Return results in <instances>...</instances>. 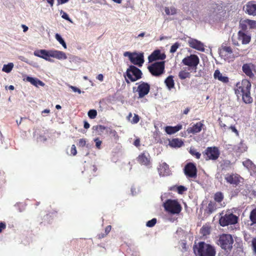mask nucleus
I'll list each match as a JSON object with an SVG mask.
<instances>
[{
	"instance_id": "f257e3e1",
	"label": "nucleus",
	"mask_w": 256,
	"mask_h": 256,
	"mask_svg": "<svg viewBox=\"0 0 256 256\" xmlns=\"http://www.w3.org/2000/svg\"><path fill=\"white\" fill-rule=\"evenodd\" d=\"M251 83L247 79H244L236 83L234 88L235 94L238 97L242 96L245 104H251L253 99L250 96Z\"/></svg>"
},
{
	"instance_id": "f03ea898",
	"label": "nucleus",
	"mask_w": 256,
	"mask_h": 256,
	"mask_svg": "<svg viewBox=\"0 0 256 256\" xmlns=\"http://www.w3.org/2000/svg\"><path fill=\"white\" fill-rule=\"evenodd\" d=\"M193 250L196 256H216V254L214 246L204 242L195 243Z\"/></svg>"
},
{
	"instance_id": "7ed1b4c3",
	"label": "nucleus",
	"mask_w": 256,
	"mask_h": 256,
	"mask_svg": "<svg viewBox=\"0 0 256 256\" xmlns=\"http://www.w3.org/2000/svg\"><path fill=\"white\" fill-rule=\"evenodd\" d=\"M34 54L36 56L41 58L50 62L52 61L50 58V57L58 60H65L67 58L64 52L56 50H35Z\"/></svg>"
},
{
	"instance_id": "20e7f679",
	"label": "nucleus",
	"mask_w": 256,
	"mask_h": 256,
	"mask_svg": "<svg viewBox=\"0 0 256 256\" xmlns=\"http://www.w3.org/2000/svg\"><path fill=\"white\" fill-rule=\"evenodd\" d=\"M234 240L230 234H223L220 236L218 244L226 252H230L232 248Z\"/></svg>"
},
{
	"instance_id": "39448f33",
	"label": "nucleus",
	"mask_w": 256,
	"mask_h": 256,
	"mask_svg": "<svg viewBox=\"0 0 256 256\" xmlns=\"http://www.w3.org/2000/svg\"><path fill=\"white\" fill-rule=\"evenodd\" d=\"M142 74L140 70L134 66H130L126 72V81L128 84L130 83L129 80L132 82H136L142 78Z\"/></svg>"
},
{
	"instance_id": "423d86ee",
	"label": "nucleus",
	"mask_w": 256,
	"mask_h": 256,
	"mask_svg": "<svg viewBox=\"0 0 256 256\" xmlns=\"http://www.w3.org/2000/svg\"><path fill=\"white\" fill-rule=\"evenodd\" d=\"M136 85L138 86L136 87L132 88V92L138 94V98H144L150 92V86L148 83L140 81L136 83Z\"/></svg>"
},
{
	"instance_id": "0eeeda50",
	"label": "nucleus",
	"mask_w": 256,
	"mask_h": 256,
	"mask_svg": "<svg viewBox=\"0 0 256 256\" xmlns=\"http://www.w3.org/2000/svg\"><path fill=\"white\" fill-rule=\"evenodd\" d=\"M165 210L172 214H178L182 210V206L177 200H167L164 204Z\"/></svg>"
},
{
	"instance_id": "6e6552de",
	"label": "nucleus",
	"mask_w": 256,
	"mask_h": 256,
	"mask_svg": "<svg viewBox=\"0 0 256 256\" xmlns=\"http://www.w3.org/2000/svg\"><path fill=\"white\" fill-rule=\"evenodd\" d=\"M165 64L164 61L156 62L148 66L150 73L154 76H160L164 72Z\"/></svg>"
},
{
	"instance_id": "1a4fd4ad",
	"label": "nucleus",
	"mask_w": 256,
	"mask_h": 256,
	"mask_svg": "<svg viewBox=\"0 0 256 256\" xmlns=\"http://www.w3.org/2000/svg\"><path fill=\"white\" fill-rule=\"evenodd\" d=\"M238 218L232 213H226L222 216L219 220V223L222 226L235 224L238 222Z\"/></svg>"
},
{
	"instance_id": "9d476101",
	"label": "nucleus",
	"mask_w": 256,
	"mask_h": 256,
	"mask_svg": "<svg viewBox=\"0 0 256 256\" xmlns=\"http://www.w3.org/2000/svg\"><path fill=\"white\" fill-rule=\"evenodd\" d=\"M182 64L188 66V70L194 69V72H196L197 66L200 63V59L197 55L190 54L187 56L182 59Z\"/></svg>"
},
{
	"instance_id": "9b49d317",
	"label": "nucleus",
	"mask_w": 256,
	"mask_h": 256,
	"mask_svg": "<svg viewBox=\"0 0 256 256\" xmlns=\"http://www.w3.org/2000/svg\"><path fill=\"white\" fill-rule=\"evenodd\" d=\"M202 154L206 160H217L220 154V150L216 146L208 147Z\"/></svg>"
},
{
	"instance_id": "f8f14e48",
	"label": "nucleus",
	"mask_w": 256,
	"mask_h": 256,
	"mask_svg": "<svg viewBox=\"0 0 256 256\" xmlns=\"http://www.w3.org/2000/svg\"><path fill=\"white\" fill-rule=\"evenodd\" d=\"M184 173L188 178L195 179L197 177V168L196 165L192 162L188 163L184 166Z\"/></svg>"
},
{
	"instance_id": "ddd939ff",
	"label": "nucleus",
	"mask_w": 256,
	"mask_h": 256,
	"mask_svg": "<svg viewBox=\"0 0 256 256\" xmlns=\"http://www.w3.org/2000/svg\"><path fill=\"white\" fill-rule=\"evenodd\" d=\"M220 54L225 60H230L234 58L232 48L229 46H222L220 50Z\"/></svg>"
},
{
	"instance_id": "4468645a",
	"label": "nucleus",
	"mask_w": 256,
	"mask_h": 256,
	"mask_svg": "<svg viewBox=\"0 0 256 256\" xmlns=\"http://www.w3.org/2000/svg\"><path fill=\"white\" fill-rule=\"evenodd\" d=\"M137 162L141 165L150 167L151 164L150 156L148 153L143 152L136 158Z\"/></svg>"
},
{
	"instance_id": "2eb2a0df",
	"label": "nucleus",
	"mask_w": 256,
	"mask_h": 256,
	"mask_svg": "<svg viewBox=\"0 0 256 256\" xmlns=\"http://www.w3.org/2000/svg\"><path fill=\"white\" fill-rule=\"evenodd\" d=\"M166 58V56L164 53H162L160 50H156L148 56V59L149 62H152L156 60H164Z\"/></svg>"
},
{
	"instance_id": "dca6fc26",
	"label": "nucleus",
	"mask_w": 256,
	"mask_h": 256,
	"mask_svg": "<svg viewBox=\"0 0 256 256\" xmlns=\"http://www.w3.org/2000/svg\"><path fill=\"white\" fill-rule=\"evenodd\" d=\"M130 61L134 64L137 65L140 67L142 66L144 62V54L142 53L134 52L133 56Z\"/></svg>"
},
{
	"instance_id": "f3484780",
	"label": "nucleus",
	"mask_w": 256,
	"mask_h": 256,
	"mask_svg": "<svg viewBox=\"0 0 256 256\" xmlns=\"http://www.w3.org/2000/svg\"><path fill=\"white\" fill-rule=\"evenodd\" d=\"M245 12L249 15L256 16V2L250 1L244 7Z\"/></svg>"
},
{
	"instance_id": "a211bd4d",
	"label": "nucleus",
	"mask_w": 256,
	"mask_h": 256,
	"mask_svg": "<svg viewBox=\"0 0 256 256\" xmlns=\"http://www.w3.org/2000/svg\"><path fill=\"white\" fill-rule=\"evenodd\" d=\"M224 179L226 182L233 186H237L240 182V177L238 175L228 174H226Z\"/></svg>"
},
{
	"instance_id": "6ab92c4d",
	"label": "nucleus",
	"mask_w": 256,
	"mask_h": 256,
	"mask_svg": "<svg viewBox=\"0 0 256 256\" xmlns=\"http://www.w3.org/2000/svg\"><path fill=\"white\" fill-rule=\"evenodd\" d=\"M188 44L189 46L192 48L202 52H204V50L203 44L196 40L190 39L188 40Z\"/></svg>"
},
{
	"instance_id": "aec40b11",
	"label": "nucleus",
	"mask_w": 256,
	"mask_h": 256,
	"mask_svg": "<svg viewBox=\"0 0 256 256\" xmlns=\"http://www.w3.org/2000/svg\"><path fill=\"white\" fill-rule=\"evenodd\" d=\"M204 126V124L202 122H196L194 126L188 128L187 132L188 134H196L200 132Z\"/></svg>"
},
{
	"instance_id": "412c9836",
	"label": "nucleus",
	"mask_w": 256,
	"mask_h": 256,
	"mask_svg": "<svg viewBox=\"0 0 256 256\" xmlns=\"http://www.w3.org/2000/svg\"><path fill=\"white\" fill-rule=\"evenodd\" d=\"M243 166L246 167L252 174V172H256V166L249 159H246L242 162Z\"/></svg>"
},
{
	"instance_id": "4be33fe9",
	"label": "nucleus",
	"mask_w": 256,
	"mask_h": 256,
	"mask_svg": "<svg viewBox=\"0 0 256 256\" xmlns=\"http://www.w3.org/2000/svg\"><path fill=\"white\" fill-rule=\"evenodd\" d=\"M254 66L252 64H245L242 66L243 72L250 78H252L254 74L252 72V68Z\"/></svg>"
},
{
	"instance_id": "5701e85b",
	"label": "nucleus",
	"mask_w": 256,
	"mask_h": 256,
	"mask_svg": "<svg viewBox=\"0 0 256 256\" xmlns=\"http://www.w3.org/2000/svg\"><path fill=\"white\" fill-rule=\"evenodd\" d=\"M238 39L242 40V44H248L250 42L251 37L250 35L246 34V32L240 30L238 32Z\"/></svg>"
},
{
	"instance_id": "b1692460",
	"label": "nucleus",
	"mask_w": 256,
	"mask_h": 256,
	"mask_svg": "<svg viewBox=\"0 0 256 256\" xmlns=\"http://www.w3.org/2000/svg\"><path fill=\"white\" fill-rule=\"evenodd\" d=\"M214 198L215 201L214 202H216V203L217 202L218 205L220 206L218 208L224 206V202L223 204H222V202L224 199V195L222 192H216L214 194Z\"/></svg>"
},
{
	"instance_id": "393cba45",
	"label": "nucleus",
	"mask_w": 256,
	"mask_h": 256,
	"mask_svg": "<svg viewBox=\"0 0 256 256\" xmlns=\"http://www.w3.org/2000/svg\"><path fill=\"white\" fill-rule=\"evenodd\" d=\"M214 77L215 79H218V80L224 84H227L229 82L228 78V76H223L222 74L220 73V71L218 70H216L214 71Z\"/></svg>"
},
{
	"instance_id": "a878e982",
	"label": "nucleus",
	"mask_w": 256,
	"mask_h": 256,
	"mask_svg": "<svg viewBox=\"0 0 256 256\" xmlns=\"http://www.w3.org/2000/svg\"><path fill=\"white\" fill-rule=\"evenodd\" d=\"M159 174L161 176H167L169 173V166L166 163L163 162L160 165L158 168Z\"/></svg>"
},
{
	"instance_id": "bb28decb",
	"label": "nucleus",
	"mask_w": 256,
	"mask_h": 256,
	"mask_svg": "<svg viewBox=\"0 0 256 256\" xmlns=\"http://www.w3.org/2000/svg\"><path fill=\"white\" fill-rule=\"evenodd\" d=\"M26 80L27 82H30L32 84L34 85L36 87H38V86H44L45 84L42 81L40 80L37 78H32L29 76H28L26 78Z\"/></svg>"
},
{
	"instance_id": "cd10ccee",
	"label": "nucleus",
	"mask_w": 256,
	"mask_h": 256,
	"mask_svg": "<svg viewBox=\"0 0 256 256\" xmlns=\"http://www.w3.org/2000/svg\"><path fill=\"white\" fill-rule=\"evenodd\" d=\"M182 128V125L179 124L175 126H166L165 128V131L168 134H174L178 132V131L180 130Z\"/></svg>"
},
{
	"instance_id": "c85d7f7f",
	"label": "nucleus",
	"mask_w": 256,
	"mask_h": 256,
	"mask_svg": "<svg viewBox=\"0 0 256 256\" xmlns=\"http://www.w3.org/2000/svg\"><path fill=\"white\" fill-rule=\"evenodd\" d=\"M218 208V206H217V204L216 202L210 201L208 204L206 212L208 214H210L215 212Z\"/></svg>"
},
{
	"instance_id": "c756f323",
	"label": "nucleus",
	"mask_w": 256,
	"mask_h": 256,
	"mask_svg": "<svg viewBox=\"0 0 256 256\" xmlns=\"http://www.w3.org/2000/svg\"><path fill=\"white\" fill-rule=\"evenodd\" d=\"M93 133L95 135H102L104 131H106V128L102 125H97L92 127Z\"/></svg>"
},
{
	"instance_id": "7c9ffc66",
	"label": "nucleus",
	"mask_w": 256,
	"mask_h": 256,
	"mask_svg": "<svg viewBox=\"0 0 256 256\" xmlns=\"http://www.w3.org/2000/svg\"><path fill=\"white\" fill-rule=\"evenodd\" d=\"M164 84L169 90H171L174 87V76H169L164 80Z\"/></svg>"
},
{
	"instance_id": "2f4dec72",
	"label": "nucleus",
	"mask_w": 256,
	"mask_h": 256,
	"mask_svg": "<svg viewBox=\"0 0 256 256\" xmlns=\"http://www.w3.org/2000/svg\"><path fill=\"white\" fill-rule=\"evenodd\" d=\"M178 78L181 80L186 78H190L191 77V74L186 69L180 70L178 74Z\"/></svg>"
},
{
	"instance_id": "473e14b6",
	"label": "nucleus",
	"mask_w": 256,
	"mask_h": 256,
	"mask_svg": "<svg viewBox=\"0 0 256 256\" xmlns=\"http://www.w3.org/2000/svg\"><path fill=\"white\" fill-rule=\"evenodd\" d=\"M184 144L183 142L178 138H174L170 142V145L172 147H180Z\"/></svg>"
},
{
	"instance_id": "72a5a7b5",
	"label": "nucleus",
	"mask_w": 256,
	"mask_h": 256,
	"mask_svg": "<svg viewBox=\"0 0 256 256\" xmlns=\"http://www.w3.org/2000/svg\"><path fill=\"white\" fill-rule=\"evenodd\" d=\"M164 11L167 15H174L176 13V9L174 7H166Z\"/></svg>"
},
{
	"instance_id": "f704fd0d",
	"label": "nucleus",
	"mask_w": 256,
	"mask_h": 256,
	"mask_svg": "<svg viewBox=\"0 0 256 256\" xmlns=\"http://www.w3.org/2000/svg\"><path fill=\"white\" fill-rule=\"evenodd\" d=\"M13 67L14 64L12 63H8V64H4V66L2 70L8 73L11 72Z\"/></svg>"
},
{
	"instance_id": "c9c22d12",
	"label": "nucleus",
	"mask_w": 256,
	"mask_h": 256,
	"mask_svg": "<svg viewBox=\"0 0 256 256\" xmlns=\"http://www.w3.org/2000/svg\"><path fill=\"white\" fill-rule=\"evenodd\" d=\"M250 218L252 224H256V208L253 209L250 215Z\"/></svg>"
},
{
	"instance_id": "e433bc0d",
	"label": "nucleus",
	"mask_w": 256,
	"mask_h": 256,
	"mask_svg": "<svg viewBox=\"0 0 256 256\" xmlns=\"http://www.w3.org/2000/svg\"><path fill=\"white\" fill-rule=\"evenodd\" d=\"M200 232L203 236H206L210 234V228L208 226H204L200 229Z\"/></svg>"
},
{
	"instance_id": "4c0bfd02",
	"label": "nucleus",
	"mask_w": 256,
	"mask_h": 256,
	"mask_svg": "<svg viewBox=\"0 0 256 256\" xmlns=\"http://www.w3.org/2000/svg\"><path fill=\"white\" fill-rule=\"evenodd\" d=\"M56 40L64 48H66V43L58 34H56L55 36Z\"/></svg>"
},
{
	"instance_id": "58836bf2",
	"label": "nucleus",
	"mask_w": 256,
	"mask_h": 256,
	"mask_svg": "<svg viewBox=\"0 0 256 256\" xmlns=\"http://www.w3.org/2000/svg\"><path fill=\"white\" fill-rule=\"evenodd\" d=\"M246 22L251 29L256 28V21L254 20H250L249 19L246 20Z\"/></svg>"
},
{
	"instance_id": "ea45409f",
	"label": "nucleus",
	"mask_w": 256,
	"mask_h": 256,
	"mask_svg": "<svg viewBox=\"0 0 256 256\" xmlns=\"http://www.w3.org/2000/svg\"><path fill=\"white\" fill-rule=\"evenodd\" d=\"M190 153L194 156H195L197 159H199L200 158L201 154L194 148H191L190 150Z\"/></svg>"
},
{
	"instance_id": "a19ab883",
	"label": "nucleus",
	"mask_w": 256,
	"mask_h": 256,
	"mask_svg": "<svg viewBox=\"0 0 256 256\" xmlns=\"http://www.w3.org/2000/svg\"><path fill=\"white\" fill-rule=\"evenodd\" d=\"M248 24L246 22V20L240 22V28L241 29L240 30L246 32L248 30Z\"/></svg>"
},
{
	"instance_id": "79ce46f5",
	"label": "nucleus",
	"mask_w": 256,
	"mask_h": 256,
	"mask_svg": "<svg viewBox=\"0 0 256 256\" xmlns=\"http://www.w3.org/2000/svg\"><path fill=\"white\" fill-rule=\"evenodd\" d=\"M88 117L91 119H94L97 116V112L96 110H90L88 113Z\"/></svg>"
},
{
	"instance_id": "37998d69",
	"label": "nucleus",
	"mask_w": 256,
	"mask_h": 256,
	"mask_svg": "<svg viewBox=\"0 0 256 256\" xmlns=\"http://www.w3.org/2000/svg\"><path fill=\"white\" fill-rule=\"evenodd\" d=\"M179 46H180V44L178 42H176L174 43L173 45H172L171 46V48L170 49V52H171V53L175 52Z\"/></svg>"
},
{
	"instance_id": "c03bdc74",
	"label": "nucleus",
	"mask_w": 256,
	"mask_h": 256,
	"mask_svg": "<svg viewBox=\"0 0 256 256\" xmlns=\"http://www.w3.org/2000/svg\"><path fill=\"white\" fill-rule=\"evenodd\" d=\"M156 218H154L152 219L151 220L147 222L146 224V226L148 227L151 228V227L154 226L156 224Z\"/></svg>"
},
{
	"instance_id": "a18cd8bd",
	"label": "nucleus",
	"mask_w": 256,
	"mask_h": 256,
	"mask_svg": "<svg viewBox=\"0 0 256 256\" xmlns=\"http://www.w3.org/2000/svg\"><path fill=\"white\" fill-rule=\"evenodd\" d=\"M186 190L187 188L183 186H180L177 187V191L179 194H182Z\"/></svg>"
},
{
	"instance_id": "49530a36",
	"label": "nucleus",
	"mask_w": 256,
	"mask_h": 256,
	"mask_svg": "<svg viewBox=\"0 0 256 256\" xmlns=\"http://www.w3.org/2000/svg\"><path fill=\"white\" fill-rule=\"evenodd\" d=\"M60 14L62 15V17L64 19H65V20H67L71 22V20H70V18H69L68 15L66 12H64L62 10H61V11L60 12Z\"/></svg>"
},
{
	"instance_id": "de8ad7c7",
	"label": "nucleus",
	"mask_w": 256,
	"mask_h": 256,
	"mask_svg": "<svg viewBox=\"0 0 256 256\" xmlns=\"http://www.w3.org/2000/svg\"><path fill=\"white\" fill-rule=\"evenodd\" d=\"M140 120V117L139 116L136 114H134V116L133 117L132 119L131 120V122L132 124H137Z\"/></svg>"
},
{
	"instance_id": "09e8293b",
	"label": "nucleus",
	"mask_w": 256,
	"mask_h": 256,
	"mask_svg": "<svg viewBox=\"0 0 256 256\" xmlns=\"http://www.w3.org/2000/svg\"><path fill=\"white\" fill-rule=\"evenodd\" d=\"M86 144V140L84 138H80L79 140L78 146L79 147H84Z\"/></svg>"
},
{
	"instance_id": "8fccbe9b",
	"label": "nucleus",
	"mask_w": 256,
	"mask_h": 256,
	"mask_svg": "<svg viewBox=\"0 0 256 256\" xmlns=\"http://www.w3.org/2000/svg\"><path fill=\"white\" fill-rule=\"evenodd\" d=\"M218 124L220 128H222L224 130H226V128H228L226 124H225L224 123L222 122V120H221L220 118H219L218 120Z\"/></svg>"
},
{
	"instance_id": "3c124183",
	"label": "nucleus",
	"mask_w": 256,
	"mask_h": 256,
	"mask_svg": "<svg viewBox=\"0 0 256 256\" xmlns=\"http://www.w3.org/2000/svg\"><path fill=\"white\" fill-rule=\"evenodd\" d=\"M70 152L72 156H76V154L77 150L76 149V146L74 144L72 145L71 147Z\"/></svg>"
},
{
	"instance_id": "603ef678",
	"label": "nucleus",
	"mask_w": 256,
	"mask_h": 256,
	"mask_svg": "<svg viewBox=\"0 0 256 256\" xmlns=\"http://www.w3.org/2000/svg\"><path fill=\"white\" fill-rule=\"evenodd\" d=\"M94 141L96 142V147L100 149V146L102 144V141L100 140L98 138H95L94 140Z\"/></svg>"
},
{
	"instance_id": "864d4df0",
	"label": "nucleus",
	"mask_w": 256,
	"mask_h": 256,
	"mask_svg": "<svg viewBox=\"0 0 256 256\" xmlns=\"http://www.w3.org/2000/svg\"><path fill=\"white\" fill-rule=\"evenodd\" d=\"M232 130V132H234V133L236 134V136H238L239 135V133H238V130H236V127L234 126H230L228 128Z\"/></svg>"
},
{
	"instance_id": "5fc2aeb1",
	"label": "nucleus",
	"mask_w": 256,
	"mask_h": 256,
	"mask_svg": "<svg viewBox=\"0 0 256 256\" xmlns=\"http://www.w3.org/2000/svg\"><path fill=\"white\" fill-rule=\"evenodd\" d=\"M133 54H134V53H131L128 52H126L124 53V56H128L130 60H131L132 57V56H133Z\"/></svg>"
},
{
	"instance_id": "6e6d98bb",
	"label": "nucleus",
	"mask_w": 256,
	"mask_h": 256,
	"mask_svg": "<svg viewBox=\"0 0 256 256\" xmlns=\"http://www.w3.org/2000/svg\"><path fill=\"white\" fill-rule=\"evenodd\" d=\"M252 246L253 247L254 250L256 253V238H254L252 240Z\"/></svg>"
},
{
	"instance_id": "4d7b16f0",
	"label": "nucleus",
	"mask_w": 256,
	"mask_h": 256,
	"mask_svg": "<svg viewBox=\"0 0 256 256\" xmlns=\"http://www.w3.org/2000/svg\"><path fill=\"white\" fill-rule=\"evenodd\" d=\"M70 88L74 92H78V94H80L82 92L81 90L76 87L71 86Z\"/></svg>"
},
{
	"instance_id": "13d9d810",
	"label": "nucleus",
	"mask_w": 256,
	"mask_h": 256,
	"mask_svg": "<svg viewBox=\"0 0 256 256\" xmlns=\"http://www.w3.org/2000/svg\"><path fill=\"white\" fill-rule=\"evenodd\" d=\"M134 144L136 146L138 147L140 146V138H136L134 140Z\"/></svg>"
},
{
	"instance_id": "bf43d9fd",
	"label": "nucleus",
	"mask_w": 256,
	"mask_h": 256,
	"mask_svg": "<svg viewBox=\"0 0 256 256\" xmlns=\"http://www.w3.org/2000/svg\"><path fill=\"white\" fill-rule=\"evenodd\" d=\"M6 228V225L5 223L1 222H0V233L2 232V230L5 229Z\"/></svg>"
},
{
	"instance_id": "052dcab7",
	"label": "nucleus",
	"mask_w": 256,
	"mask_h": 256,
	"mask_svg": "<svg viewBox=\"0 0 256 256\" xmlns=\"http://www.w3.org/2000/svg\"><path fill=\"white\" fill-rule=\"evenodd\" d=\"M111 230V226H108L106 227L105 232H106V234H107Z\"/></svg>"
},
{
	"instance_id": "680f3d73",
	"label": "nucleus",
	"mask_w": 256,
	"mask_h": 256,
	"mask_svg": "<svg viewBox=\"0 0 256 256\" xmlns=\"http://www.w3.org/2000/svg\"><path fill=\"white\" fill-rule=\"evenodd\" d=\"M96 78L98 80L100 81H102L104 79V76L102 74H99L97 77Z\"/></svg>"
},
{
	"instance_id": "e2e57ef3",
	"label": "nucleus",
	"mask_w": 256,
	"mask_h": 256,
	"mask_svg": "<svg viewBox=\"0 0 256 256\" xmlns=\"http://www.w3.org/2000/svg\"><path fill=\"white\" fill-rule=\"evenodd\" d=\"M84 128L86 129H88L90 128V124L88 123V122L86 121H84Z\"/></svg>"
},
{
	"instance_id": "0e129e2a",
	"label": "nucleus",
	"mask_w": 256,
	"mask_h": 256,
	"mask_svg": "<svg viewBox=\"0 0 256 256\" xmlns=\"http://www.w3.org/2000/svg\"><path fill=\"white\" fill-rule=\"evenodd\" d=\"M91 168L94 173H95L97 171V168L95 165H92L91 167Z\"/></svg>"
},
{
	"instance_id": "69168bd1",
	"label": "nucleus",
	"mask_w": 256,
	"mask_h": 256,
	"mask_svg": "<svg viewBox=\"0 0 256 256\" xmlns=\"http://www.w3.org/2000/svg\"><path fill=\"white\" fill-rule=\"evenodd\" d=\"M22 28H23V31H24V32H27V31H28V27L26 26V25H24V24H22Z\"/></svg>"
},
{
	"instance_id": "338daca9",
	"label": "nucleus",
	"mask_w": 256,
	"mask_h": 256,
	"mask_svg": "<svg viewBox=\"0 0 256 256\" xmlns=\"http://www.w3.org/2000/svg\"><path fill=\"white\" fill-rule=\"evenodd\" d=\"M68 1V0H58V3L59 4H64V3Z\"/></svg>"
},
{
	"instance_id": "774afa93",
	"label": "nucleus",
	"mask_w": 256,
	"mask_h": 256,
	"mask_svg": "<svg viewBox=\"0 0 256 256\" xmlns=\"http://www.w3.org/2000/svg\"><path fill=\"white\" fill-rule=\"evenodd\" d=\"M189 111L190 108H188L184 110L183 114H187L188 113Z\"/></svg>"
}]
</instances>
